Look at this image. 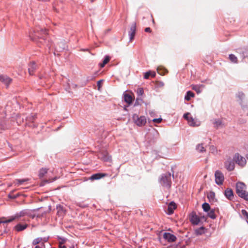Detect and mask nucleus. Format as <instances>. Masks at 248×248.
Wrapping results in <instances>:
<instances>
[{"mask_svg":"<svg viewBox=\"0 0 248 248\" xmlns=\"http://www.w3.org/2000/svg\"><path fill=\"white\" fill-rule=\"evenodd\" d=\"M29 36L31 39L35 42L38 45L39 44L46 45L48 48L51 46L47 37V32L45 29L36 27L34 31L30 33Z\"/></svg>","mask_w":248,"mask_h":248,"instance_id":"f257e3e1","label":"nucleus"},{"mask_svg":"<svg viewBox=\"0 0 248 248\" xmlns=\"http://www.w3.org/2000/svg\"><path fill=\"white\" fill-rule=\"evenodd\" d=\"M246 186L243 182H239L236 185V193L238 196L248 201V192L246 191Z\"/></svg>","mask_w":248,"mask_h":248,"instance_id":"f03ea898","label":"nucleus"},{"mask_svg":"<svg viewBox=\"0 0 248 248\" xmlns=\"http://www.w3.org/2000/svg\"><path fill=\"white\" fill-rule=\"evenodd\" d=\"M160 184L167 188H170L171 185V173L169 172L162 174L159 178Z\"/></svg>","mask_w":248,"mask_h":248,"instance_id":"7ed1b4c3","label":"nucleus"},{"mask_svg":"<svg viewBox=\"0 0 248 248\" xmlns=\"http://www.w3.org/2000/svg\"><path fill=\"white\" fill-rule=\"evenodd\" d=\"M132 119L134 123L139 126H142L146 123V118L144 116H139L137 114H134Z\"/></svg>","mask_w":248,"mask_h":248,"instance_id":"20e7f679","label":"nucleus"},{"mask_svg":"<svg viewBox=\"0 0 248 248\" xmlns=\"http://www.w3.org/2000/svg\"><path fill=\"white\" fill-rule=\"evenodd\" d=\"M215 183L218 186L222 185L224 181V176L222 172L219 170H217L215 171Z\"/></svg>","mask_w":248,"mask_h":248,"instance_id":"39448f33","label":"nucleus"},{"mask_svg":"<svg viewBox=\"0 0 248 248\" xmlns=\"http://www.w3.org/2000/svg\"><path fill=\"white\" fill-rule=\"evenodd\" d=\"M233 159L237 164L241 167H244L246 164V159L238 153L235 154Z\"/></svg>","mask_w":248,"mask_h":248,"instance_id":"423d86ee","label":"nucleus"},{"mask_svg":"<svg viewBox=\"0 0 248 248\" xmlns=\"http://www.w3.org/2000/svg\"><path fill=\"white\" fill-rule=\"evenodd\" d=\"M12 79L6 75H0V81L8 88L12 82Z\"/></svg>","mask_w":248,"mask_h":248,"instance_id":"0eeeda50","label":"nucleus"},{"mask_svg":"<svg viewBox=\"0 0 248 248\" xmlns=\"http://www.w3.org/2000/svg\"><path fill=\"white\" fill-rule=\"evenodd\" d=\"M189 220L193 225H198L200 222V217L196 215L195 212H192L189 217Z\"/></svg>","mask_w":248,"mask_h":248,"instance_id":"6e6552de","label":"nucleus"},{"mask_svg":"<svg viewBox=\"0 0 248 248\" xmlns=\"http://www.w3.org/2000/svg\"><path fill=\"white\" fill-rule=\"evenodd\" d=\"M136 31V23L133 22L130 27V31L128 32V35L129 36V40L130 41H132L135 36Z\"/></svg>","mask_w":248,"mask_h":248,"instance_id":"1a4fd4ad","label":"nucleus"},{"mask_svg":"<svg viewBox=\"0 0 248 248\" xmlns=\"http://www.w3.org/2000/svg\"><path fill=\"white\" fill-rule=\"evenodd\" d=\"M237 52L239 54L240 57L243 60L248 57V48L246 47L240 48L237 49Z\"/></svg>","mask_w":248,"mask_h":248,"instance_id":"9d476101","label":"nucleus"},{"mask_svg":"<svg viewBox=\"0 0 248 248\" xmlns=\"http://www.w3.org/2000/svg\"><path fill=\"white\" fill-rule=\"evenodd\" d=\"M163 238L170 243L173 242L176 240V237L174 235L169 232L164 233Z\"/></svg>","mask_w":248,"mask_h":248,"instance_id":"9b49d317","label":"nucleus"},{"mask_svg":"<svg viewBox=\"0 0 248 248\" xmlns=\"http://www.w3.org/2000/svg\"><path fill=\"white\" fill-rule=\"evenodd\" d=\"M28 227V224L27 223H17L13 228L14 230L17 232H22L27 229Z\"/></svg>","mask_w":248,"mask_h":248,"instance_id":"f8f14e48","label":"nucleus"},{"mask_svg":"<svg viewBox=\"0 0 248 248\" xmlns=\"http://www.w3.org/2000/svg\"><path fill=\"white\" fill-rule=\"evenodd\" d=\"M99 158L104 161L108 162L111 160V157L107 152H102L98 155Z\"/></svg>","mask_w":248,"mask_h":248,"instance_id":"ddd939ff","label":"nucleus"},{"mask_svg":"<svg viewBox=\"0 0 248 248\" xmlns=\"http://www.w3.org/2000/svg\"><path fill=\"white\" fill-rule=\"evenodd\" d=\"M235 164L233 160H227L225 162V168L228 171H232L234 170Z\"/></svg>","mask_w":248,"mask_h":248,"instance_id":"4468645a","label":"nucleus"},{"mask_svg":"<svg viewBox=\"0 0 248 248\" xmlns=\"http://www.w3.org/2000/svg\"><path fill=\"white\" fill-rule=\"evenodd\" d=\"M226 198L229 200H232L233 199L234 195L233 190L230 188H226L224 192Z\"/></svg>","mask_w":248,"mask_h":248,"instance_id":"2eb2a0df","label":"nucleus"},{"mask_svg":"<svg viewBox=\"0 0 248 248\" xmlns=\"http://www.w3.org/2000/svg\"><path fill=\"white\" fill-rule=\"evenodd\" d=\"M176 207V204L174 202H170L168 206L167 213L169 215L172 214Z\"/></svg>","mask_w":248,"mask_h":248,"instance_id":"dca6fc26","label":"nucleus"},{"mask_svg":"<svg viewBox=\"0 0 248 248\" xmlns=\"http://www.w3.org/2000/svg\"><path fill=\"white\" fill-rule=\"evenodd\" d=\"M37 65L34 62H31L28 65V71L30 75H33L37 69Z\"/></svg>","mask_w":248,"mask_h":248,"instance_id":"f3484780","label":"nucleus"},{"mask_svg":"<svg viewBox=\"0 0 248 248\" xmlns=\"http://www.w3.org/2000/svg\"><path fill=\"white\" fill-rule=\"evenodd\" d=\"M190 113L188 112L184 114L183 117L186 120L188 124L190 126H195L196 125L194 120L192 117L189 116Z\"/></svg>","mask_w":248,"mask_h":248,"instance_id":"a211bd4d","label":"nucleus"},{"mask_svg":"<svg viewBox=\"0 0 248 248\" xmlns=\"http://www.w3.org/2000/svg\"><path fill=\"white\" fill-rule=\"evenodd\" d=\"M30 214V210L28 209H24L18 213H16L15 215L17 219H18L21 217H23L26 215H29Z\"/></svg>","mask_w":248,"mask_h":248,"instance_id":"6ab92c4d","label":"nucleus"},{"mask_svg":"<svg viewBox=\"0 0 248 248\" xmlns=\"http://www.w3.org/2000/svg\"><path fill=\"white\" fill-rule=\"evenodd\" d=\"M213 124H214V127L217 129L224 126L222 120L219 119H214Z\"/></svg>","mask_w":248,"mask_h":248,"instance_id":"aec40b11","label":"nucleus"},{"mask_svg":"<svg viewBox=\"0 0 248 248\" xmlns=\"http://www.w3.org/2000/svg\"><path fill=\"white\" fill-rule=\"evenodd\" d=\"M106 175L107 174L105 173H96L92 175L90 177V179L91 180H99Z\"/></svg>","mask_w":248,"mask_h":248,"instance_id":"412c9836","label":"nucleus"},{"mask_svg":"<svg viewBox=\"0 0 248 248\" xmlns=\"http://www.w3.org/2000/svg\"><path fill=\"white\" fill-rule=\"evenodd\" d=\"M36 118V113H31L26 117V120L29 123H33Z\"/></svg>","mask_w":248,"mask_h":248,"instance_id":"4be33fe9","label":"nucleus"},{"mask_svg":"<svg viewBox=\"0 0 248 248\" xmlns=\"http://www.w3.org/2000/svg\"><path fill=\"white\" fill-rule=\"evenodd\" d=\"M237 97L239 99V104L241 107L244 108V106L243 105V101L245 98V94L242 92H239L237 94Z\"/></svg>","mask_w":248,"mask_h":248,"instance_id":"5701e85b","label":"nucleus"},{"mask_svg":"<svg viewBox=\"0 0 248 248\" xmlns=\"http://www.w3.org/2000/svg\"><path fill=\"white\" fill-rule=\"evenodd\" d=\"M205 227L202 226V227H201L198 229H196L195 230V233L197 235H202V234H204L205 233Z\"/></svg>","mask_w":248,"mask_h":248,"instance_id":"b1692460","label":"nucleus"},{"mask_svg":"<svg viewBox=\"0 0 248 248\" xmlns=\"http://www.w3.org/2000/svg\"><path fill=\"white\" fill-rule=\"evenodd\" d=\"M156 75L155 72L154 71H149L146 72L144 74V78L145 79H148L150 77V76H151L152 77H155Z\"/></svg>","mask_w":248,"mask_h":248,"instance_id":"393cba45","label":"nucleus"},{"mask_svg":"<svg viewBox=\"0 0 248 248\" xmlns=\"http://www.w3.org/2000/svg\"><path fill=\"white\" fill-rule=\"evenodd\" d=\"M48 169L45 168H41L39 171L38 176L40 178H43L47 173Z\"/></svg>","mask_w":248,"mask_h":248,"instance_id":"a878e982","label":"nucleus"},{"mask_svg":"<svg viewBox=\"0 0 248 248\" xmlns=\"http://www.w3.org/2000/svg\"><path fill=\"white\" fill-rule=\"evenodd\" d=\"M124 100L128 104L132 103L133 98L132 96L129 94H125L124 95Z\"/></svg>","mask_w":248,"mask_h":248,"instance_id":"bb28decb","label":"nucleus"},{"mask_svg":"<svg viewBox=\"0 0 248 248\" xmlns=\"http://www.w3.org/2000/svg\"><path fill=\"white\" fill-rule=\"evenodd\" d=\"M194 96V93L192 92L188 91L186 92V94L185 95V99L186 101H189L191 99V98Z\"/></svg>","mask_w":248,"mask_h":248,"instance_id":"cd10ccee","label":"nucleus"},{"mask_svg":"<svg viewBox=\"0 0 248 248\" xmlns=\"http://www.w3.org/2000/svg\"><path fill=\"white\" fill-rule=\"evenodd\" d=\"M202 208L205 212H208L211 209L210 205L207 202H204L202 204Z\"/></svg>","mask_w":248,"mask_h":248,"instance_id":"c85d7f7f","label":"nucleus"},{"mask_svg":"<svg viewBox=\"0 0 248 248\" xmlns=\"http://www.w3.org/2000/svg\"><path fill=\"white\" fill-rule=\"evenodd\" d=\"M28 181V179H16L15 183L16 185L17 186H20L22 185L24 182H27Z\"/></svg>","mask_w":248,"mask_h":248,"instance_id":"c756f323","label":"nucleus"},{"mask_svg":"<svg viewBox=\"0 0 248 248\" xmlns=\"http://www.w3.org/2000/svg\"><path fill=\"white\" fill-rule=\"evenodd\" d=\"M196 150L200 153H203L205 152V149L203 146L202 144H199L196 146Z\"/></svg>","mask_w":248,"mask_h":248,"instance_id":"7c9ffc66","label":"nucleus"},{"mask_svg":"<svg viewBox=\"0 0 248 248\" xmlns=\"http://www.w3.org/2000/svg\"><path fill=\"white\" fill-rule=\"evenodd\" d=\"M208 216L212 218V219H215L216 218V215L215 213V210L213 209L210 210L208 212L207 214Z\"/></svg>","mask_w":248,"mask_h":248,"instance_id":"2f4dec72","label":"nucleus"},{"mask_svg":"<svg viewBox=\"0 0 248 248\" xmlns=\"http://www.w3.org/2000/svg\"><path fill=\"white\" fill-rule=\"evenodd\" d=\"M230 60L233 63H237L238 62L237 57L233 54H231L229 56Z\"/></svg>","mask_w":248,"mask_h":248,"instance_id":"473e14b6","label":"nucleus"},{"mask_svg":"<svg viewBox=\"0 0 248 248\" xmlns=\"http://www.w3.org/2000/svg\"><path fill=\"white\" fill-rule=\"evenodd\" d=\"M192 89L194 90L197 93H200L202 92L201 87L199 85H192Z\"/></svg>","mask_w":248,"mask_h":248,"instance_id":"72a5a7b5","label":"nucleus"},{"mask_svg":"<svg viewBox=\"0 0 248 248\" xmlns=\"http://www.w3.org/2000/svg\"><path fill=\"white\" fill-rule=\"evenodd\" d=\"M137 95H138L137 97H142V96L144 93V91H143V88H138L137 90Z\"/></svg>","mask_w":248,"mask_h":248,"instance_id":"f704fd0d","label":"nucleus"},{"mask_svg":"<svg viewBox=\"0 0 248 248\" xmlns=\"http://www.w3.org/2000/svg\"><path fill=\"white\" fill-rule=\"evenodd\" d=\"M157 72L160 74V75H162V74H164V73L167 72V70L164 69V68L163 67H158L157 68Z\"/></svg>","mask_w":248,"mask_h":248,"instance_id":"c9c22d12","label":"nucleus"},{"mask_svg":"<svg viewBox=\"0 0 248 248\" xmlns=\"http://www.w3.org/2000/svg\"><path fill=\"white\" fill-rule=\"evenodd\" d=\"M215 197V193L213 191H211L207 195V198L208 199L211 200H213Z\"/></svg>","mask_w":248,"mask_h":248,"instance_id":"e433bc0d","label":"nucleus"},{"mask_svg":"<svg viewBox=\"0 0 248 248\" xmlns=\"http://www.w3.org/2000/svg\"><path fill=\"white\" fill-rule=\"evenodd\" d=\"M42 240H43L42 238L38 237L33 240V241H32V245H36L38 244L39 243H40Z\"/></svg>","mask_w":248,"mask_h":248,"instance_id":"4c0bfd02","label":"nucleus"},{"mask_svg":"<svg viewBox=\"0 0 248 248\" xmlns=\"http://www.w3.org/2000/svg\"><path fill=\"white\" fill-rule=\"evenodd\" d=\"M143 102L142 97H137L134 105L135 106L139 105L140 104V102Z\"/></svg>","mask_w":248,"mask_h":248,"instance_id":"58836bf2","label":"nucleus"},{"mask_svg":"<svg viewBox=\"0 0 248 248\" xmlns=\"http://www.w3.org/2000/svg\"><path fill=\"white\" fill-rule=\"evenodd\" d=\"M241 213L246 217L248 223V212L246 210L243 209L241 211Z\"/></svg>","mask_w":248,"mask_h":248,"instance_id":"ea45409f","label":"nucleus"},{"mask_svg":"<svg viewBox=\"0 0 248 248\" xmlns=\"http://www.w3.org/2000/svg\"><path fill=\"white\" fill-rule=\"evenodd\" d=\"M110 58L109 56L106 55L105 56L103 62L106 64L107 63L109 62V61H110Z\"/></svg>","mask_w":248,"mask_h":248,"instance_id":"a19ab883","label":"nucleus"},{"mask_svg":"<svg viewBox=\"0 0 248 248\" xmlns=\"http://www.w3.org/2000/svg\"><path fill=\"white\" fill-rule=\"evenodd\" d=\"M9 222L8 221V219H6L5 217H2L0 218V224L1 223H8Z\"/></svg>","mask_w":248,"mask_h":248,"instance_id":"79ce46f5","label":"nucleus"},{"mask_svg":"<svg viewBox=\"0 0 248 248\" xmlns=\"http://www.w3.org/2000/svg\"><path fill=\"white\" fill-rule=\"evenodd\" d=\"M162 121V119L161 118H155L153 120V122L155 123L159 124Z\"/></svg>","mask_w":248,"mask_h":248,"instance_id":"37998d69","label":"nucleus"},{"mask_svg":"<svg viewBox=\"0 0 248 248\" xmlns=\"http://www.w3.org/2000/svg\"><path fill=\"white\" fill-rule=\"evenodd\" d=\"M16 219H17L16 217L15 216V215H14L10 217L8 219V221L9 222V223H10Z\"/></svg>","mask_w":248,"mask_h":248,"instance_id":"c03bdc74","label":"nucleus"},{"mask_svg":"<svg viewBox=\"0 0 248 248\" xmlns=\"http://www.w3.org/2000/svg\"><path fill=\"white\" fill-rule=\"evenodd\" d=\"M18 196V195H12L11 194H9L8 195V197L10 198V199H16V198H17Z\"/></svg>","mask_w":248,"mask_h":248,"instance_id":"a18cd8bd","label":"nucleus"},{"mask_svg":"<svg viewBox=\"0 0 248 248\" xmlns=\"http://www.w3.org/2000/svg\"><path fill=\"white\" fill-rule=\"evenodd\" d=\"M102 81H103V80H102V79L97 81V85L98 88H100L101 87V83Z\"/></svg>","mask_w":248,"mask_h":248,"instance_id":"49530a36","label":"nucleus"},{"mask_svg":"<svg viewBox=\"0 0 248 248\" xmlns=\"http://www.w3.org/2000/svg\"><path fill=\"white\" fill-rule=\"evenodd\" d=\"M145 31L146 32H151V29L149 27H147L145 29Z\"/></svg>","mask_w":248,"mask_h":248,"instance_id":"de8ad7c7","label":"nucleus"},{"mask_svg":"<svg viewBox=\"0 0 248 248\" xmlns=\"http://www.w3.org/2000/svg\"><path fill=\"white\" fill-rule=\"evenodd\" d=\"M210 150L213 153L216 151V148L214 146H210Z\"/></svg>","mask_w":248,"mask_h":248,"instance_id":"09e8293b","label":"nucleus"},{"mask_svg":"<svg viewBox=\"0 0 248 248\" xmlns=\"http://www.w3.org/2000/svg\"><path fill=\"white\" fill-rule=\"evenodd\" d=\"M62 243H60L59 244V248H66V246L64 245H62Z\"/></svg>","mask_w":248,"mask_h":248,"instance_id":"8fccbe9b","label":"nucleus"},{"mask_svg":"<svg viewBox=\"0 0 248 248\" xmlns=\"http://www.w3.org/2000/svg\"><path fill=\"white\" fill-rule=\"evenodd\" d=\"M106 65V64L105 63H104V62H103L102 63H99V66L101 68H103L104 67V66Z\"/></svg>","mask_w":248,"mask_h":248,"instance_id":"3c124183","label":"nucleus"},{"mask_svg":"<svg viewBox=\"0 0 248 248\" xmlns=\"http://www.w3.org/2000/svg\"><path fill=\"white\" fill-rule=\"evenodd\" d=\"M57 209L59 208L60 209L62 210V209H63V206H61V205H59V206H57Z\"/></svg>","mask_w":248,"mask_h":248,"instance_id":"603ef678","label":"nucleus"},{"mask_svg":"<svg viewBox=\"0 0 248 248\" xmlns=\"http://www.w3.org/2000/svg\"><path fill=\"white\" fill-rule=\"evenodd\" d=\"M186 248V246L185 245H183V246H177L176 248Z\"/></svg>","mask_w":248,"mask_h":248,"instance_id":"864d4df0","label":"nucleus"},{"mask_svg":"<svg viewBox=\"0 0 248 248\" xmlns=\"http://www.w3.org/2000/svg\"><path fill=\"white\" fill-rule=\"evenodd\" d=\"M93 77H92V78L88 77V78H87V81H89V80H91V79H93Z\"/></svg>","mask_w":248,"mask_h":248,"instance_id":"5fc2aeb1","label":"nucleus"},{"mask_svg":"<svg viewBox=\"0 0 248 248\" xmlns=\"http://www.w3.org/2000/svg\"><path fill=\"white\" fill-rule=\"evenodd\" d=\"M34 248H40V246H38V245H36Z\"/></svg>","mask_w":248,"mask_h":248,"instance_id":"6e6d98bb","label":"nucleus"},{"mask_svg":"<svg viewBox=\"0 0 248 248\" xmlns=\"http://www.w3.org/2000/svg\"><path fill=\"white\" fill-rule=\"evenodd\" d=\"M246 157H247V159L248 160V154L247 155Z\"/></svg>","mask_w":248,"mask_h":248,"instance_id":"4d7b16f0","label":"nucleus"},{"mask_svg":"<svg viewBox=\"0 0 248 248\" xmlns=\"http://www.w3.org/2000/svg\"><path fill=\"white\" fill-rule=\"evenodd\" d=\"M44 241H47V239H46L45 238H44Z\"/></svg>","mask_w":248,"mask_h":248,"instance_id":"13d9d810","label":"nucleus"},{"mask_svg":"<svg viewBox=\"0 0 248 248\" xmlns=\"http://www.w3.org/2000/svg\"><path fill=\"white\" fill-rule=\"evenodd\" d=\"M55 180H56V177L54 178L53 181H54Z\"/></svg>","mask_w":248,"mask_h":248,"instance_id":"bf43d9fd","label":"nucleus"},{"mask_svg":"<svg viewBox=\"0 0 248 248\" xmlns=\"http://www.w3.org/2000/svg\"><path fill=\"white\" fill-rule=\"evenodd\" d=\"M70 248H74V247H71Z\"/></svg>","mask_w":248,"mask_h":248,"instance_id":"052dcab7","label":"nucleus"}]
</instances>
